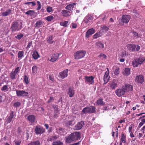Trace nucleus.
Returning a JSON list of instances; mask_svg holds the SVG:
<instances>
[{
  "mask_svg": "<svg viewBox=\"0 0 145 145\" xmlns=\"http://www.w3.org/2000/svg\"><path fill=\"white\" fill-rule=\"evenodd\" d=\"M80 138V133L79 132H76L71 133L66 137V141L68 143L75 141Z\"/></svg>",
  "mask_w": 145,
  "mask_h": 145,
  "instance_id": "obj_1",
  "label": "nucleus"
},
{
  "mask_svg": "<svg viewBox=\"0 0 145 145\" xmlns=\"http://www.w3.org/2000/svg\"><path fill=\"white\" fill-rule=\"evenodd\" d=\"M86 54L84 50H79L75 52L74 54V59H79L84 57Z\"/></svg>",
  "mask_w": 145,
  "mask_h": 145,
  "instance_id": "obj_2",
  "label": "nucleus"
},
{
  "mask_svg": "<svg viewBox=\"0 0 145 145\" xmlns=\"http://www.w3.org/2000/svg\"><path fill=\"white\" fill-rule=\"evenodd\" d=\"M145 60L144 57H140L132 61V65L133 67H137L139 65L142 64Z\"/></svg>",
  "mask_w": 145,
  "mask_h": 145,
  "instance_id": "obj_3",
  "label": "nucleus"
},
{
  "mask_svg": "<svg viewBox=\"0 0 145 145\" xmlns=\"http://www.w3.org/2000/svg\"><path fill=\"white\" fill-rule=\"evenodd\" d=\"M127 48L130 52H136L138 51L140 48V46L134 44H128L127 46Z\"/></svg>",
  "mask_w": 145,
  "mask_h": 145,
  "instance_id": "obj_4",
  "label": "nucleus"
},
{
  "mask_svg": "<svg viewBox=\"0 0 145 145\" xmlns=\"http://www.w3.org/2000/svg\"><path fill=\"white\" fill-rule=\"evenodd\" d=\"M95 110V108L94 106H90L84 108L82 111V112L84 114L93 113H94Z\"/></svg>",
  "mask_w": 145,
  "mask_h": 145,
  "instance_id": "obj_5",
  "label": "nucleus"
},
{
  "mask_svg": "<svg viewBox=\"0 0 145 145\" xmlns=\"http://www.w3.org/2000/svg\"><path fill=\"white\" fill-rule=\"evenodd\" d=\"M21 26L19 27L18 23L16 22H14L12 23L10 29L13 32L18 31L20 30L22 27Z\"/></svg>",
  "mask_w": 145,
  "mask_h": 145,
  "instance_id": "obj_6",
  "label": "nucleus"
},
{
  "mask_svg": "<svg viewBox=\"0 0 145 145\" xmlns=\"http://www.w3.org/2000/svg\"><path fill=\"white\" fill-rule=\"evenodd\" d=\"M20 68L19 67H16L14 71L13 70L10 74V78L12 79H16L15 76L16 74L19 73L20 70Z\"/></svg>",
  "mask_w": 145,
  "mask_h": 145,
  "instance_id": "obj_7",
  "label": "nucleus"
},
{
  "mask_svg": "<svg viewBox=\"0 0 145 145\" xmlns=\"http://www.w3.org/2000/svg\"><path fill=\"white\" fill-rule=\"evenodd\" d=\"M59 54H53L48 58V60L50 62H53L56 61L59 58Z\"/></svg>",
  "mask_w": 145,
  "mask_h": 145,
  "instance_id": "obj_8",
  "label": "nucleus"
},
{
  "mask_svg": "<svg viewBox=\"0 0 145 145\" xmlns=\"http://www.w3.org/2000/svg\"><path fill=\"white\" fill-rule=\"evenodd\" d=\"M125 90L124 88L122 87L121 88L116 90L115 93L118 97H120L125 94Z\"/></svg>",
  "mask_w": 145,
  "mask_h": 145,
  "instance_id": "obj_9",
  "label": "nucleus"
},
{
  "mask_svg": "<svg viewBox=\"0 0 145 145\" xmlns=\"http://www.w3.org/2000/svg\"><path fill=\"white\" fill-rule=\"evenodd\" d=\"M45 131V129L42 127L36 126L35 129V132L36 134H41Z\"/></svg>",
  "mask_w": 145,
  "mask_h": 145,
  "instance_id": "obj_10",
  "label": "nucleus"
},
{
  "mask_svg": "<svg viewBox=\"0 0 145 145\" xmlns=\"http://www.w3.org/2000/svg\"><path fill=\"white\" fill-rule=\"evenodd\" d=\"M17 95L18 97H24L27 96L28 94V92H26L23 90H16Z\"/></svg>",
  "mask_w": 145,
  "mask_h": 145,
  "instance_id": "obj_11",
  "label": "nucleus"
},
{
  "mask_svg": "<svg viewBox=\"0 0 145 145\" xmlns=\"http://www.w3.org/2000/svg\"><path fill=\"white\" fill-rule=\"evenodd\" d=\"M94 77L93 76H85V82L86 83H89L90 84H93L94 83Z\"/></svg>",
  "mask_w": 145,
  "mask_h": 145,
  "instance_id": "obj_12",
  "label": "nucleus"
},
{
  "mask_svg": "<svg viewBox=\"0 0 145 145\" xmlns=\"http://www.w3.org/2000/svg\"><path fill=\"white\" fill-rule=\"evenodd\" d=\"M68 69L65 70L62 72H60L59 74V76L61 78L63 79L66 77L67 75Z\"/></svg>",
  "mask_w": 145,
  "mask_h": 145,
  "instance_id": "obj_13",
  "label": "nucleus"
},
{
  "mask_svg": "<svg viewBox=\"0 0 145 145\" xmlns=\"http://www.w3.org/2000/svg\"><path fill=\"white\" fill-rule=\"evenodd\" d=\"M92 18L91 16L88 14L84 18L83 22L86 24H89Z\"/></svg>",
  "mask_w": 145,
  "mask_h": 145,
  "instance_id": "obj_14",
  "label": "nucleus"
},
{
  "mask_svg": "<svg viewBox=\"0 0 145 145\" xmlns=\"http://www.w3.org/2000/svg\"><path fill=\"white\" fill-rule=\"evenodd\" d=\"M107 71L105 72L103 78V80L105 84L108 81L109 78V71L108 68H107Z\"/></svg>",
  "mask_w": 145,
  "mask_h": 145,
  "instance_id": "obj_15",
  "label": "nucleus"
},
{
  "mask_svg": "<svg viewBox=\"0 0 145 145\" xmlns=\"http://www.w3.org/2000/svg\"><path fill=\"white\" fill-rule=\"evenodd\" d=\"M124 88L125 92L130 91H132L133 89L132 85L129 84H126L124 86H123Z\"/></svg>",
  "mask_w": 145,
  "mask_h": 145,
  "instance_id": "obj_16",
  "label": "nucleus"
},
{
  "mask_svg": "<svg viewBox=\"0 0 145 145\" xmlns=\"http://www.w3.org/2000/svg\"><path fill=\"white\" fill-rule=\"evenodd\" d=\"M118 81L116 80H113L110 83V86L112 89H114L117 87Z\"/></svg>",
  "mask_w": 145,
  "mask_h": 145,
  "instance_id": "obj_17",
  "label": "nucleus"
},
{
  "mask_svg": "<svg viewBox=\"0 0 145 145\" xmlns=\"http://www.w3.org/2000/svg\"><path fill=\"white\" fill-rule=\"evenodd\" d=\"M135 81L138 83L140 84H142L144 81L143 76L142 75L137 76L136 78Z\"/></svg>",
  "mask_w": 145,
  "mask_h": 145,
  "instance_id": "obj_18",
  "label": "nucleus"
},
{
  "mask_svg": "<svg viewBox=\"0 0 145 145\" xmlns=\"http://www.w3.org/2000/svg\"><path fill=\"white\" fill-rule=\"evenodd\" d=\"M95 32V30L93 28H92L88 30L86 34V37L88 38L89 36L91 35L94 34Z\"/></svg>",
  "mask_w": 145,
  "mask_h": 145,
  "instance_id": "obj_19",
  "label": "nucleus"
},
{
  "mask_svg": "<svg viewBox=\"0 0 145 145\" xmlns=\"http://www.w3.org/2000/svg\"><path fill=\"white\" fill-rule=\"evenodd\" d=\"M130 19V16L128 15H125L122 16V21L125 24L127 23Z\"/></svg>",
  "mask_w": 145,
  "mask_h": 145,
  "instance_id": "obj_20",
  "label": "nucleus"
},
{
  "mask_svg": "<svg viewBox=\"0 0 145 145\" xmlns=\"http://www.w3.org/2000/svg\"><path fill=\"white\" fill-rule=\"evenodd\" d=\"M84 124V122L82 121L78 122L77 124L75 126V129L76 130L80 129L83 126Z\"/></svg>",
  "mask_w": 145,
  "mask_h": 145,
  "instance_id": "obj_21",
  "label": "nucleus"
},
{
  "mask_svg": "<svg viewBox=\"0 0 145 145\" xmlns=\"http://www.w3.org/2000/svg\"><path fill=\"white\" fill-rule=\"evenodd\" d=\"M35 116L34 115H30L28 116L27 119L30 122L33 123L35 122Z\"/></svg>",
  "mask_w": 145,
  "mask_h": 145,
  "instance_id": "obj_22",
  "label": "nucleus"
},
{
  "mask_svg": "<svg viewBox=\"0 0 145 145\" xmlns=\"http://www.w3.org/2000/svg\"><path fill=\"white\" fill-rule=\"evenodd\" d=\"M76 5V3H73L67 5L65 8V9L68 10L70 11H72L74 7V6Z\"/></svg>",
  "mask_w": 145,
  "mask_h": 145,
  "instance_id": "obj_23",
  "label": "nucleus"
},
{
  "mask_svg": "<svg viewBox=\"0 0 145 145\" xmlns=\"http://www.w3.org/2000/svg\"><path fill=\"white\" fill-rule=\"evenodd\" d=\"M130 69L129 68H126L123 70V74L124 75L128 76L130 74Z\"/></svg>",
  "mask_w": 145,
  "mask_h": 145,
  "instance_id": "obj_24",
  "label": "nucleus"
},
{
  "mask_svg": "<svg viewBox=\"0 0 145 145\" xmlns=\"http://www.w3.org/2000/svg\"><path fill=\"white\" fill-rule=\"evenodd\" d=\"M95 104L98 105L103 106L105 105V103L103 101V99H99L97 100Z\"/></svg>",
  "mask_w": 145,
  "mask_h": 145,
  "instance_id": "obj_25",
  "label": "nucleus"
},
{
  "mask_svg": "<svg viewBox=\"0 0 145 145\" xmlns=\"http://www.w3.org/2000/svg\"><path fill=\"white\" fill-rule=\"evenodd\" d=\"M75 93L74 91L72 89L69 88L68 94L70 97H72Z\"/></svg>",
  "mask_w": 145,
  "mask_h": 145,
  "instance_id": "obj_26",
  "label": "nucleus"
},
{
  "mask_svg": "<svg viewBox=\"0 0 145 145\" xmlns=\"http://www.w3.org/2000/svg\"><path fill=\"white\" fill-rule=\"evenodd\" d=\"M13 114V112H11L10 113V116L8 117V118L7 119V123H10L11 122L14 116Z\"/></svg>",
  "mask_w": 145,
  "mask_h": 145,
  "instance_id": "obj_27",
  "label": "nucleus"
},
{
  "mask_svg": "<svg viewBox=\"0 0 145 145\" xmlns=\"http://www.w3.org/2000/svg\"><path fill=\"white\" fill-rule=\"evenodd\" d=\"M32 56L33 58L35 59H37L40 57V56L38 53L37 51H35L33 52Z\"/></svg>",
  "mask_w": 145,
  "mask_h": 145,
  "instance_id": "obj_28",
  "label": "nucleus"
},
{
  "mask_svg": "<svg viewBox=\"0 0 145 145\" xmlns=\"http://www.w3.org/2000/svg\"><path fill=\"white\" fill-rule=\"evenodd\" d=\"M70 13V11L66 10H63L61 11V13L63 14V16L65 17L69 16V13Z\"/></svg>",
  "mask_w": 145,
  "mask_h": 145,
  "instance_id": "obj_29",
  "label": "nucleus"
},
{
  "mask_svg": "<svg viewBox=\"0 0 145 145\" xmlns=\"http://www.w3.org/2000/svg\"><path fill=\"white\" fill-rule=\"evenodd\" d=\"M40 141L37 140L32 142L28 144V145H40Z\"/></svg>",
  "mask_w": 145,
  "mask_h": 145,
  "instance_id": "obj_30",
  "label": "nucleus"
},
{
  "mask_svg": "<svg viewBox=\"0 0 145 145\" xmlns=\"http://www.w3.org/2000/svg\"><path fill=\"white\" fill-rule=\"evenodd\" d=\"M69 23L68 21L62 22L60 23V24L61 25L65 27H67Z\"/></svg>",
  "mask_w": 145,
  "mask_h": 145,
  "instance_id": "obj_31",
  "label": "nucleus"
},
{
  "mask_svg": "<svg viewBox=\"0 0 145 145\" xmlns=\"http://www.w3.org/2000/svg\"><path fill=\"white\" fill-rule=\"evenodd\" d=\"M11 12V10L10 9H8L6 11L2 13V15L3 16H5L9 15Z\"/></svg>",
  "mask_w": 145,
  "mask_h": 145,
  "instance_id": "obj_32",
  "label": "nucleus"
},
{
  "mask_svg": "<svg viewBox=\"0 0 145 145\" xmlns=\"http://www.w3.org/2000/svg\"><path fill=\"white\" fill-rule=\"evenodd\" d=\"M37 67L36 66L34 65L32 67V71L33 75H35L37 73Z\"/></svg>",
  "mask_w": 145,
  "mask_h": 145,
  "instance_id": "obj_33",
  "label": "nucleus"
},
{
  "mask_svg": "<svg viewBox=\"0 0 145 145\" xmlns=\"http://www.w3.org/2000/svg\"><path fill=\"white\" fill-rule=\"evenodd\" d=\"M53 38L52 35L50 36L47 38V42L50 44L53 43L54 42V41L52 40Z\"/></svg>",
  "mask_w": 145,
  "mask_h": 145,
  "instance_id": "obj_34",
  "label": "nucleus"
},
{
  "mask_svg": "<svg viewBox=\"0 0 145 145\" xmlns=\"http://www.w3.org/2000/svg\"><path fill=\"white\" fill-rule=\"evenodd\" d=\"M43 22L41 20L37 21L35 24V27H36L38 28L40 26L43 24Z\"/></svg>",
  "mask_w": 145,
  "mask_h": 145,
  "instance_id": "obj_35",
  "label": "nucleus"
},
{
  "mask_svg": "<svg viewBox=\"0 0 145 145\" xmlns=\"http://www.w3.org/2000/svg\"><path fill=\"white\" fill-rule=\"evenodd\" d=\"M25 14L27 15L32 16L35 14V12L33 10H29L25 12Z\"/></svg>",
  "mask_w": 145,
  "mask_h": 145,
  "instance_id": "obj_36",
  "label": "nucleus"
},
{
  "mask_svg": "<svg viewBox=\"0 0 145 145\" xmlns=\"http://www.w3.org/2000/svg\"><path fill=\"white\" fill-rule=\"evenodd\" d=\"M25 4L29 6L31 5L32 7L35 6L36 5V3L34 1L28 2L24 3Z\"/></svg>",
  "mask_w": 145,
  "mask_h": 145,
  "instance_id": "obj_37",
  "label": "nucleus"
},
{
  "mask_svg": "<svg viewBox=\"0 0 145 145\" xmlns=\"http://www.w3.org/2000/svg\"><path fill=\"white\" fill-rule=\"evenodd\" d=\"M101 33L100 31L99 32H97L96 33H95V35H94L93 37V38L94 39H96L98 37L101 36Z\"/></svg>",
  "mask_w": 145,
  "mask_h": 145,
  "instance_id": "obj_38",
  "label": "nucleus"
},
{
  "mask_svg": "<svg viewBox=\"0 0 145 145\" xmlns=\"http://www.w3.org/2000/svg\"><path fill=\"white\" fill-rule=\"evenodd\" d=\"M121 138L120 141L123 142L124 143H125L126 142L125 136L123 134H121Z\"/></svg>",
  "mask_w": 145,
  "mask_h": 145,
  "instance_id": "obj_39",
  "label": "nucleus"
},
{
  "mask_svg": "<svg viewBox=\"0 0 145 145\" xmlns=\"http://www.w3.org/2000/svg\"><path fill=\"white\" fill-rule=\"evenodd\" d=\"M52 145H63V143L60 141L54 142Z\"/></svg>",
  "mask_w": 145,
  "mask_h": 145,
  "instance_id": "obj_40",
  "label": "nucleus"
},
{
  "mask_svg": "<svg viewBox=\"0 0 145 145\" xmlns=\"http://www.w3.org/2000/svg\"><path fill=\"white\" fill-rule=\"evenodd\" d=\"M54 19V17L52 16H49L46 18V20L48 22H50L53 20Z\"/></svg>",
  "mask_w": 145,
  "mask_h": 145,
  "instance_id": "obj_41",
  "label": "nucleus"
},
{
  "mask_svg": "<svg viewBox=\"0 0 145 145\" xmlns=\"http://www.w3.org/2000/svg\"><path fill=\"white\" fill-rule=\"evenodd\" d=\"M24 81L25 83L26 84H27L29 83V81L28 80V78L26 75H24Z\"/></svg>",
  "mask_w": 145,
  "mask_h": 145,
  "instance_id": "obj_42",
  "label": "nucleus"
},
{
  "mask_svg": "<svg viewBox=\"0 0 145 145\" xmlns=\"http://www.w3.org/2000/svg\"><path fill=\"white\" fill-rule=\"evenodd\" d=\"M37 10H40L41 7V4L40 2L39 1H37Z\"/></svg>",
  "mask_w": 145,
  "mask_h": 145,
  "instance_id": "obj_43",
  "label": "nucleus"
},
{
  "mask_svg": "<svg viewBox=\"0 0 145 145\" xmlns=\"http://www.w3.org/2000/svg\"><path fill=\"white\" fill-rule=\"evenodd\" d=\"M96 45L97 47L100 48H103L104 47L103 44L100 42L97 43Z\"/></svg>",
  "mask_w": 145,
  "mask_h": 145,
  "instance_id": "obj_44",
  "label": "nucleus"
},
{
  "mask_svg": "<svg viewBox=\"0 0 145 145\" xmlns=\"http://www.w3.org/2000/svg\"><path fill=\"white\" fill-rule=\"evenodd\" d=\"M24 52L23 51H20L18 53V57L19 58H21L24 56Z\"/></svg>",
  "mask_w": 145,
  "mask_h": 145,
  "instance_id": "obj_45",
  "label": "nucleus"
},
{
  "mask_svg": "<svg viewBox=\"0 0 145 145\" xmlns=\"http://www.w3.org/2000/svg\"><path fill=\"white\" fill-rule=\"evenodd\" d=\"M101 30H103V31L104 32V31H107L109 29V28L107 26L104 25L103 27H102L101 28Z\"/></svg>",
  "mask_w": 145,
  "mask_h": 145,
  "instance_id": "obj_46",
  "label": "nucleus"
},
{
  "mask_svg": "<svg viewBox=\"0 0 145 145\" xmlns=\"http://www.w3.org/2000/svg\"><path fill=\"white\" fill-rule=\"evenodd\" d=\"M99 57L102 59H105L106 58V56L103 54H101L100 55H99Z\"/></svg>",
  "mask_w": 145,
  "mask_h": 145,
  "instance_id": "obj_47",
  "label": "nucleus"
},
{
  "mask_svg": "<svg viewBox=\"0 0 145 145\" xmlns=\"http://www.w3.org/2000/svg\"><path fill=\"white\" fill-rule=\"evenodd\" d=\"M101 16L102 18V20L104 21L108 16V14L106 13H104L101 15Z\"/></svg>",
  "mask_w": 145,
  "mask_h": 145,
  "instance_id": "obj_48",
  "label": "nucleus"
},
{
  "mask_svg": "<svg viewBox=\"0 0 145 145\" xmlns=\"http://www.w3.org/2000/svg\"><path fill=\"white\" fill-rule=\"evenodd\" d=\"M127 55L126 52L125 50L122 51L121 54V56L122 57H125Z\"/></svg>",
  "mask_w": 145,
  "mask_h": 145,
  "instance_id": "obj_49",
  "label": "nucleus"
},
{
  "mask_svg": "<svg viewBox=\"0 0 145 145\" xmlns=\"http://www.w3.org/2000/svg\"><path fill=\"white\" fill-rule=\"evenodd\" d=\"M23 37V35L22 34H18L17 36H15V38L18 40H20Z\"/></svg>",
  "mask_w": 145,
  "mask_h": 145,
  "instance_id": "obj_50",
  "label": "nucleus"
},
{
  "mask_svg": "<svg viewBox=\"0 0 145 145\" xmlns=\"http://www.w3.org/2000/svg\"><path fill=\"white\" fill-rule=\"evenodd\" d=\"M21 105V103L19 102H17L14 103L13 105V106L16 108L19 107Z\"/></svg>",
  "mask_w": 145,
  "mask_h": 145,
  "instance_id": "obj_51",
  "label": "nucleus"
},
{
  "mask_svg": "<svg viewBox=\"0 0 145 145\" xmlns=\"http://www.w3.org/2000/svg\"><path fill=\"white\" fill-rule=\"evenodd\" d=\"M8 89V86L6 85H4L1 88V89L2 91H5Z\"/></svg>",
  "mask_w": 145,
  "mask_h": 145,
  "instance_id": "obj_52",
  "label": "nucleus"
},
{
  "mask_svg": "<svg viewBox=\"0 0 145 145\" xmlns=\"http://www.w3.org/2000/svg\"><path fill=\"white\" fill-rule=\"evenodd\" d=\"M120 73V71L119 70V68H116L114 72V74H115V75L118 76L119 74Z\"/></svg>",
  "mask_w": 145,
  "mask_h": 145,
  "instance_id": "obj_53",
  "label": "nucleus"
},
{
  "mask_svg": "<svg viewBox=\"0 0 145 145\" xmlns=\"http://www.w3.org/2000/svg\"><path fill=\"white\" fill-rule=\"evenodd\" d=\"M46 11L48 12H50L53 11L52 8L50 7H48L46 8Z\"/></svg>",
  "mask_w": 145,
  "mask_h": 145,
  "instance_id": "obj_54",
  "label": "nucleus"
},
{
  "mask_svg": "<svg viewBox=\"0 0 145 145\" xmlns=\"http://www.w3.org/2000/svg\"><path fill=\"white\" fill-rule=\"evenodd\" d=\"M16 145H20L21 143V142L20 140H16L14 141Z\"/></svg>",
  "mask_w": 145,
  "mask_h": 145,
  "instance_id": "obj_55",
  "label": "nucleus"
},
{
  "mask_svg": "<svg viewBox=\"0 0 145 145\" xmlns=\"http://www.w3.org/2000/svg\"><path fill=\"white\" fill-rule=\"evenodd\" d=\"M32 41L29 42L27 46V48H30V46H32Z\"/></svg>",
  "mask_w": 145,
  "mask_h": 145,
  "instance_id": "obj_56",
  "label": "nucleus"
},
{
  "mask_svg": "<svg viewBox=\"0 0 145 145\" xmlns=\"http://www.w3.org/2000/svg\"><path fill=\"white\" fill-rule=\"evenodd\" d=\"M133 34L134 36L136 38L138 37V34L137 33L135 32H133Z\"/></svg>",
  "mask_w": 145,
  "mask_h": 145,
  "instance_id": "obj_57",
  "label": "nucleus"
},
{
  "mask_svg": "<svg viewBox=\"0 0 145 145\" xmlns=\"http://www.w3.org/2000/svg\"><path fill=\"white\" fill-rule=\"evenodd\" d=\"M54 98L52 97H50V99L48 100L47 102L50 103L52 102L54 100Z\"/></svg>",
  "mask_w": 145,
  "mask_h": 145,
  "instance_id": "obj_58",
  "label": "nucleus"
},
{
  "mask_svg": "<svg viewBox=\"0 0 145 145\" xmlns=\"http://www.w3.org/2000/svg\"><path fill=\"white\" fill-rule=\"evenodd\" d=\"M72 28L73 29L76 28L77 27V25L74 23H73L72 24Z\"/></svg>",
  "mask_w": 145,
  "mask_h": 145,
  "instance_id": "obj_59",
  "label": "nucleus"
},
{
  "mask_svg": "<svg viewBox=\"0 0 145 145\" xmlns=\"http://www.w3.org/2000/svg\"><path fill=\"white\" fill-rule=\"evenodd\" d=\"M144 124V123L141 121L139 124L138 127L139 128H140L142 127V126Z\"/></svg>",
  "mask_w": 145,
  "mask_h": 145,
  "instance_id": "obj_60",
  "label": "nucleus"
},
{
  "mask_svg": "<svg viewBox=\"0 0 145 145\" xmlns=\"http://www.w3.org/2000/svg\"><path fill=\"white\" fill-rule=\"evenodd\" d=\"M57 111H58V109H57V108H56V109L55 110L54 114V116H57V114L56 113H57Z\"/></svg>",
  "mask_w": 145,
  "mask_h": 145,
  "instance_id": "obj_61",
  "label": "nucleus"
},
{
  "mask_svg": "<svg viewBox=\"0 0 145 145\" xmlns=\"http://www.w3.org/2000/svg\"><path fill=\"white\" fill-rule=\"evenodd\" d=\"M47 140L48 141H52L53 140H54L52 137H51V138H48L47 139Z\"/></svg>",
  "mask_w": 145,
  "mask_h": 145,
  "instance_id": "obj_62",
  "label": "nucleus"
},
{
  "mask_svg": "<svg viewBox=\"0 0 145 145\" xmlns=\"http://www.w3.org/2000/svg\"><path fill=\"white\" fill-rule=\"evenodd\" d=\"M50 79L52 81H53L54 80V78L51 76H50L49 77Z\"/></svg>",
  "mask_w": 145,
  "mask_h": 145,
  "instance_id": "obj_63",
  "label": "nucleus"
},
{
  "mask_svg": "<svg viewBox=\"0 0 145 145\" xmlns=\"http://www.w3.org/2000/svg\"><path fill=\"white\" fill-rule=\"evenodd\" d=\"M120 61L121 62H123L125 61V59L124 58H121L120 59Z\"/></svg>",
  "mask_w": 145,
  "mask_h": 145,
  "instance_id": "obj_64",
  "label": "nucleus"
}]
</instances>
